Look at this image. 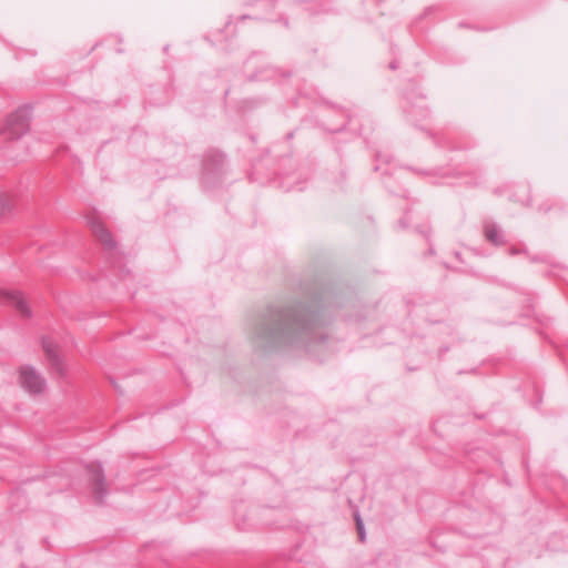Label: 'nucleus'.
I'll list each match as a JSON object with an SVG mask.
<instances>
[{
  "instance_id": "nucleus-1",
  "label": "nucleus",
  "mask_w": 568,
  "mask_h": 568,
  "mask_svg": "<svg viewBox=\"0 0 568 568\" xmlns=\"http://www.w3.org/2000/svg\"><path fill=\"white\" fill-rule=\"evenodd\" d=\"M17 384L30 396H41L47 389V379L41 372L31 364H22L17 371Z\"/></svg>"
},
{
  "instance_id": "nucleus-9",
  "label": "nucleus",
  "mask_w": 568,
  "mask_h": 568,
  "mask_svg": "<svg viewBox=\"0 0 568 568\" xmlns=\"http://www.w3.org/2000/svg\"><path fill=\"white\" fill-rule=\"evenodd\" d=\"M355 519H356L357 531H358L359 538L363 539L364 538L363 524L358 516H356Z\"/></svg>"
},
{
  "instance_id": "nucleus-7",
  "label": "nucleus",
  "mask_w": 568,
  "mask_h": 568,
  "mask_svg": "<svg viewBox=\"0 0 568 568\" xmlns=\"http://www.w3.org/2000/svg\"><path fill=\"white\" fill-rule=\"evenodd\" d=\"M19 294L20 292L18 291L0 288V304H7L12 306L16 297H18Z\"/></svg>"
},
{
  "instance_id": "nucleus-8",
  "label": "nucleus",
  "mask_w": 568,
  "mask_h": 568,
  "mask_svg": "<svg viewBox=\"0 0 568 568\" xmlns=\"http://www.w3.org/2000/svg\"><path fill=\"white\" fill-rule=\"evenodd\" d=\"M485 234L489 241L498 243V231L496 230L495 226H487Z\"/></svg>"
},
{
  "instance_id": "nucleus-6",
  "label": "nucleus",
  "mask_w": 568,
  "mask_h": 568,
  "mask_svg": "<svg viewBox=\"0 0 568 568\" xmlns=\"http://www.w3.org/2000/svg\"><path fill=\"white\" fill-rule=\"evenodd\" d=\"M43 351L51 363H60V349L55 344H53L52 342H44Z\"/></svg>"
},
{
  "instance_id": "nucleus-2",
  "label": "nucleus",
  "mask_w": 568,
  "mask_h": 568,
  "mask_svg": "<svg viewBox=\"0 0 568 568\" xmlns=\"http://www.w3.org/2000/svg\"><path fill=\"white\" fill-rule=\"evenodd\" d=\"M91 231L94 235V237L99 241V243L104 247L106 251H114L118 246V243L113 236V234L110 232V230L99 220H93L90 223Z\"/></svg>"
},
{
  "instance_id": "nucleus-4",
  "label": "nucleus",
  "mask_w": 568,
  "mask_h": 568,
  "mask_svg": "<svg viewBox=\"0 0 568 568\" xmlns=\"http://www.w3.org/2000/svg\"><path fill=\"white\" fill-rule=\"evenodd\" d=\"M14 209V197L4 192H0V216H4Z\"/></svg>"
},
{
  "instance_id": "nucleus-3",
  "label": "nucleus",
  "mask_w": 568,
  "mask_h": 568,
  "mask_svg": "<svg viewBox=\"0 0 568 568\" xmlns=\"http://www.w3.org/2000/svg\"><path fill=\"white\" fill-rule=\"evenodd\" d=\"M7 124L8 130L10 131V135L12 136H19L28 130L27 122L19 116L10 118Z\"/></svg>"
},
{
  "instance_id": "nucleus-5",
  "label": "nucleus",
  "mask_w": 568,
  "mask_h": 568,
  "mask_svg": "<svg viewBox=\"0 0 568 568\" xmlns=\"http://www.w3.org/2000/svg\"><path fill=\"white\" fill-rule=\"evenodd\" d=\"M12 306L23 317H29L31 315V307L22 293H20L18 297H16Z\"/></svg>"
}]
</instances>
